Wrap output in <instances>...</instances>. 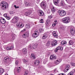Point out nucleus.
<instances>
[{
    "label": "nucleus",
    "mask_w": 75,
    "mask_h": 75,
    "mask_svg": "<svg viewBox=\"0 0 75 75\" xmlns=\"http://www.w3.org/2000/svg\"><path fill=\"white\" fill-rule=\"evenodd\" d=\"M1 6H2V8L3 10H6L8 8V4L6 2H1Z\"/></svg>",
    "instance_id": "nucleus-1"
},
{
    "label": "nucleus",
    "mask_w": 75,
    "mask_h": 75,
    "mask_svg": "<svg viewBox=\"0 0 75 75\" xmlns=\"http://www.w3.org/2000/svg\"><path fill=\"white\" fill-rule=\"evenodd\" d=\"M70 21V19H69V18L68 17L64 18L62 19V22L65 24H67L69 23Z\"/></svg>",
    "instance_id": "nucleus-2"
},
{
    "label": "nucleus",
    "mask_w": 75,
    "mask_h": 75,
    "mask_svg": "<svg viewBox=\"0 0 75 75\" xmlns=\"http://www.w3.org/2000/svg\"><path fill=\"white\" fill-rule=\"evenodd\" d=\"M41 6H42V8L44 10H45L47 8V4L45 3V1H43L40 4Z\"/></svg>",
    "instance_id": "nucleus-3"
},
{
    "label": "nucleus",
    "mask_w": 75,
    "mask_h": 75,
    "mask_svg": "<svg viewBox=\"0 0 75 75\" xmlns=\"http://www.w3.org/2000/svg\"><path fill=\"white\" fill-rule=\"evenodd\" d=\"M39 35V33L38 32V30H36L35 31V33L33 34L32 36L34 38H36V37H37Z\"/></svg>",
    "instance_id": "nucleus-4"
},
{
    "label": "nucleus",
    "mask_w": 75,
    "mask_h": 75,
    "mask_svg": "<svg viewBox=\"0 0 75 75\" xmlns=\"http://www.w3.org/2000/svg\"><path fill=\"white\" fill-rule=\"evenodd\" d=\"M18 17H15L12 20V22L13 23L16 24L18 21Z\"/></svg>",
    "instance_id": "nucleus-5"
},
{
    "label": "nucleus",
    "mask_w": 75,
    "mask_h": 75,
    "mask_svg": "<svg viewBox=\"0 0 75 75\" xmlns=\"http://www.w3.org/2000/svg\"><path fill=\"white\" fill-rule=\"evenodd\" d=\"M22 37L24 38H27L29 37V32H27L22 35Z\"/></svg>",
    "instance_id": "nucleus-6"
},
{
    "label": "nucleus",
    "mask_w": 75,
    "mask_h": 75,
    "mask_svg": "<svg viewBox=\"0 0 75 75\" xmlns=\"http://www.w3.org/2000/svg\"><path fill=\"white\" fill-rule=\"evenodd\" d=\"M59 14L60 16H64L66 14V12L64 10L60 11L59 12Z\"/></svg>",
    "instance_id": "nucleus-7"
},
{
    "label": "nucleus",
    "mask_w": 75,
    "mask_h": 75,
    "mask_svg": "<svg viewBox=\"0 0 75 75\" xmlns=\"http://www.w3.org/2000/svg\"><path fill=\"white\" fill-rule=\"evenodd\" d=\"M16 25L18 28H23L24 27V25L21 23H17Z\"/></svg>",
    "instance_id": "nucleus-8"
},
{
    "label": "nucleus",
    "mask_w": 75,
    "mask_h": 75,
    "mask_svg": "<svg viewBox=\"0 0 75 75\" xmlns=\"http://www.w3.org/2000/svg\"><path fill=\"white\" fill-rule=\"evenodd\" d=\"M11 59L8 56H6L4 58V61L5 62H10Z\"/></svg>",
    "instance_id": "nucleus-9"
},
{
    "label": "nucleus",
    "mask_w": 75,
    "mask_h": 75,
    "mask_svg": "<svg viewBox=\"0 0 75 75\" xmlns=\"http://www.w3.org/2000/svg\"><path fill=\"white\" fill-rule=\"evenodd\" d=\"M50 59L51 60H53V59H57V56L56 55H51L50 56Z\"/></svg>",
    "instance_id": "nucleus-10"
},
{
    "label": "nucleus",
    "mask_w": 75,
    "mask_h": 75,
    "mask_svg": "<svg viewBox=\"0 0 75 75\" xmlns=\"http://www.w3.org/2000/svg\"><path fill=\"white\" fill-rule=\"evenodd\" d=\"M0 21L2 24H5L6 23L5 19L2 18H0Z\"/></svg>",
    "instance_id": "nucleus-11"
},
{
    "label": "nucleus",
    "mask_w": 75,
    "mask_h": 75,
    "mask_svg": "<svg viewBox=\"0 0 75 75\" xmlns=\"http://www.w3.org/2000/svg\"><path fill=\"white\" fill-rule=\"evenodd\" d=\"M48 33H45L43 35V37H42V38L43 39H45L46 38H47L48 37Z\"/></svg>",
    "instance_id": "nucleus-12"
},
{
    "label": "nucleus",
    "mask_w": 75,
    "mask_h": 75,
    "mask_svg": "<svg viewBox=\"0 0 75 75\" xmlns=\"http://www.w3.org/2000/svg\"><path fill=\"white\" fill-rule=\"evenodd\" d=\"M53 3L55 5H58V3L59 2V0H53Z\"/></svg>",
    "instance_id": "nucleus-13"
},
{
    "label": "nucleus",
    "mask_w": 75,
    "mask_h": 75,
    "mask_svg": "<svg viewBox=\"0 0 75 75\" xmlns=\"http://www.w3.org/2000/svg\"><path fill=\"white\" fill-rule=\"evenodd\" d=\"M39 13L40 14V16H43L44 14V12L41 10H39L38 11Z\"/></svg>",
    "instance_id": "nucleus-14"
},
{
    "label": "nucleus",
    "mask_w": 75,
    "mask_h": 75,
    "mask_svg": "<svg viewBox=\"0 0 75 75\" xmlns=\"http://www.w3.org/2000/svg\"><path fill=\"white\" fill-rule=\"evenodd\" d=\"M70 32L71 35H74V34H75V29H74V28H71L70 30Z\"/></svg>",
    "instance_id": "nucleus-15"
},
{
    "label": "nucleus",
    "mask_w": 75,
    "mask_h": 75,
    "mask_svg": "<svg viewBox=\"0 0 75 75\" xmlns=\"http://www.w3.org/2000/svg\"><path fill=\"white\" fill-rule=\"evenodd\" d=\"M57 44V41L56 40L52 41L51 42V45L52 46H54L55 45H56Z\"/></svg>",
    "instance_id": "nucleus-16"
},
{
    "label": "nucleus",
    "mask_w": 75,
    "mask_h": 75,
    "mask_svg": "<svg viewBox=\"0 0 75 75\" xmlns=\"http://www.w3.org/2000/svg\"><path fill=\"white\" fill-rule=\"evenodd\" d=\"M59 50L62 51L63 50L62 47H57L56 49L55 50V52H57L58 50Z\"/></svg>",
    "instance_id": "nucleus-17"
},
{
    "label": "nucleus",
    "mask_w": 75,
    "mask_h": 75,
    "mask_svg": "<svg viewBox=\"0 0 75 75\" xmlns=\"http://www.w3.org/2000/svg\"><path fill=\"white\" fill-rule=\"evenodd\" d=\"M34 64L36 66H37V65H39L40 63V62L38 60H35L34 61Z\"/></svg>",
    "instance_id": "nucleus-18"
},
{
    "label": "nucleus",
    "mask_w": 75,
    "mask_h": 75,
    "mask_svg": "<svg viewBox=\"0 0 75 75\" xmlns=\"http://www.w3.org/2000/svg\"><path fill=\"white\" fill-rule=\"evenodd\" d=\"M32 11L31 10H29L28 12H26L25 13V16H28V15H30L31 14Z\"/></svg>",
    "instance_id": "nucleus-19"
},
{
    "label": "nucleus",
    "mask_w": 75,
    "mask_h": 75,
    "mask_svg": "<svg viewBox=\"0 0 75 75\" xmlns=\"http://www.w3.org/2000/svg\"><path fill=\"white\" fill-rule=\"evenodd\" d=\"M14 48V47L13 46H11L10 47H6V49L7 50H13V48Z\"/></svg>",
    "instance_id": "nucleus-20"
},
{
    "label": "nucleus",
    "mask_w": 75,
    "mask_h": 75,
    "mask_svg": "<svg viewBox=\"0 0 75 75\" xmlns=\"http://www.w3.org/2000/svg\"><path fill=\"white\" fill-rule=\"evenodd\" d=\"M53 35L54 37H58V34L57 32L55 31L53 32Z\"/></svg>",
    "instance_id": "nucleus-21"
},
{
    "label": "nucleus",
    "mask_w": 75,
    "mask_h": 75,
    "mask_svg": "<svg viewBox=\"0 0 75 75\" xmlns=\"http://www.w3.org/2000/svg\"><path fill=\"white\" fill-rule=\"evenodd\" d=\"M35 4V1H32L31 3H30V6L31 7H34V4Z\"/></svg>",
    "instance_id": "nucleus-22"
},
{
    "label": "nucleus",
    "mask_w": 75,
    "mask_h": 75,
    "mask_svg": "<svg viewBox=\"0 0 75 75\" xmlns=\"http://www.w3.org/2000/svg\"><path fill=\"white\" fill-rule=\"evenodd\" d=\"M57 20H55L53 22V23L52 24L53 27H54L55 25H56V24L57 23Z\"/></svg>",
    "instance_id": "nucleus-23"
},
{
    "label": "nucleus",
    "mask_w": 75,
    "mask_h": 75,
    "mask_svg": "<svg viewBox=\"0 0 75 75\" xmlns=\"http://www.w3.org/2000/svg\"><path fill=\"white\" fill-rule=\"evenodd\" d=\"M26 7L28 6H30V3L25 2L24 3Z\"/></svg>",
    "instance_id": "nucleus-24"
},
{
    "label": "nucleus",
    "mask_w": 75,
    "mask_h": 75,
    "mask_svg": "<svg viewBox=\"0 0 75 75\" xmlns=\"http://www.w3.org/2000/svg\"><path fill=\"white\" fill-rule=\"evenodd\" d=\"M69 44L70 45H73L74 44V41L72 40H70L69 41Z\"/></svg>",
    "instance_id": "nucleus-25"
},
{
    "label": "nucleus",
    "mask_w": 75,
    "mask_h": 75,
    "mask_svg": "<svg viewBox=\"0 0 75 75\" xmlns=\"http://www.w3.org/2000/svg\"><path fill=\"white\" fill-rule=\"evenodd\" d=\"M30 57L31 59H35V56L33 54H31Z\"/></svg>",
    "instance_id": "nucleus-26"
},
{
    "label": "nucleus",
    "mask_w": 75,
    "mask_h": 75,
    "mask_svg": "<svg viewBox=\"0 0 75 75\" xmlns=\"http://www.w3.org/2000/svg\"><path fill=\"white\" fill-rule=\"evenodd\" d=\"M65 44H67V42L62 41L61 42L62 45H65Z\"/></svg>",
    "instance_id": "nucleus-27"
},
{
    "label": "nucleus",
    "mask_w": 75,
    "mask_h": 75,
    "mask_svg": "<svg viewBox=\"0 0 75 75\" xmlns=\"http://www.w3.org/2000/svg\"><path fill=\"white\" fill-rule=\"evenodd\" d=\"M51 10L52 13H54V12H55V11H56V9H55L54 7H52L51 8Z\"/></svg>",
    "instance_id": "nucleus-28"
},
{
    "label": "nucleus",
    "mask_w": 75,
    "mask_h": 75,
    "mask_svg": "<svg viewBox=\"0 0 75 75\" xmlns=\"http://www.w3.org/2000/svg\"><path fill=\"white\" fill-rule=\"evenodd\" d=\"M21 68L20 67L17 68V72H20V71H21Z\"/></svg>",
    "instance_id": "nucleus-29"
},
{
    "label": "nucleus",
    "mask_w": 75,
    "mask_h": 75,
    "mask_svg": "<svg viewBox=\"0 0 75 75\" xmlns=\"http://www.w3.org/2000/svg\"><path fill=\"white\" fill-rule=\"evenodd\" d=\"M27 49H24L22 50V52L23 54H26L27 53Z\"/></svg>",
    "instance_id": "nucleus-30"
},
{
    "label": "nucleus",
    "mask_w": 75,
    "mask_h": 75,
    "mask_svg": "<svg viewBox=\"0 0 75 75\" xmlns=\"http://www.w3.org/2000/svg\"><path fill=\"white\" fill-rule=\"evenodd\" d=\"M51 44V43L50 41H48L46 44V45L47 47H49L50 45Z\"/></svg>",
    "instance_id": "nucleus-31"
},
{
    "label": "nucleus",
    "mask_w": 75,
    "mask_h": 75,
    "mask_svg": "<svg viewBox=\"0 0 75 75\" xmlns=\"http://www.w3.org/2000/svg\"><path fill=\"white\" fill-rule=\"evenodd\" d=\"M66 70H69V65H67L66 66Z\"/></svg>",
    "instance_id": "nucleus-32"
},
{
    "label": "nucleus",
    "mask_w": 75,
    "mask_h": 75,
    "mask_svg": "<svg viewBox=\"0 0 75 75\" xmlns=\"http://www.w3.org/2000/svg\"><path fill=\"white\" fill-rule=\"evenodd\" d=\"M65 4L64 3V1H62L60 3V5L61 6H64V5Z\"/></svg>",
    "instance_id": "nucleus-33"
},
{
    "label": "nucleus",
    "mask_w": 75,
    "mask_h": 75,
    "mask_svg": "<svg viewBox=\"0 0 75 75\" xmlns=\"http://www.w3.org/2000/svg\"><path fill=\"white\" fill-rule=\"evenodd\" d=\"M25 26L26 27V28L28 29V28H30V25L29 24H28V25L26 24Z\"/></svg>",
    "instance_id": "nucleus-34"
},
{
    "label": "nucleus",
    "mask_w": 75,
    "mask_h": 75,
    "mask_svg": "<svg viewBox=\"0 0 75 75\" xmlns=\"http://www.w3.org/2000/svg\"><path fill=\"white\" fill-rule=\"evenodd\" d=\"M46 27H50V23H46Z\"/></svg>",
    "instance_id": "nucleus-35"
},
{
    "label": "nucleus",
    "mask_w": 75,
    "mask_h": 75,
    "mask_svg": "<svg viewBox=\"0 0 75 75\" xmlns=\"http://www.w3.org/2000/svg\"><path fill=\"white\" fill-rule=\"evenodd\" d=\"M0 72L1 73V74H2L3 72H4V70L3 69L1 68L0 69Z\"/></svg>",
    "instance_id": "nucleus-36"
},
{
    "label": "nucleus",
    "mask_w": 75,
    "mask_h": 75,
    "mask_svg": "<svg viewBox=\"0 0 75 75\" xmlns=\"http://www.w3.org/2000/svg\"><path fill=\"white\" fill-rule=\"evenodd\" d=\"M48 66L49 67H52L54 66V65H53V64H52V63H50L48 64Z\"/></svg>",
    "instance_id": "nucleus-37"
},
{
    "label": "nucleus",
    "mask_w": 75,
    "mask_h": 75,
    "mask_svg": "<svg viewBox=\"0 0 75 75\" xmlns=\"http://www.w3.org/2000/svg\"><path fill=\"white\" fill-rule=\"evenodd\" d=\"M28 71L27 70H25L24 75H28Z\"/></svg>",
    "instance_id": "nucleus-38"
},
{
    "label": "nucleus",
    "mask_w": 75,
    "mask_h": 75,
    "mask_svg": "<svg viewBox=\"0 0 75 75\" xmlns=\"http://www.w3.org/2000/svg\"><path fill=\"white\" fill-rule=\"evenodd\" d=\"M73 74H74V72H70L68 74V75H73Z\"/></svg>",
    "instance_id": "nucleus-39"
},
{
    "label": "nucleus",
    "mask_w": 75,
    "mask_h": 75,
    "mask_svg": "<svg viewBox=\"0 0 75 75\" xmlns=\"http://www.w3.org/2000/svg\"><path fill=\"white\" fill-rule=\"evenodd\" d=\"M23 61L24 62H28V60L24 59L23 60Z\"/></svg>",
    "instance_id": "nucleus-40"
},
{
    "label": "nucleus",
    "mask_w": 75,
    "mask_h": 75,
    "mask_svg": "<svg viewBox=\"0 0 75 75\" xmlns=\"http://www.w3.org/2000/svg\"><path fill=\"white\" fill-rule=\"evenodd\" d=\"M52 17L51 16H48V20H50L51 18H52Z\"/></svg>",
    "instance_id": "nucleus-41"
},
{
    "label": "nucleus",
    "mask_w": 75,
    "mask_h": 75,
    "mask_svg": "<svg viewBox=\"0 0 75 75\" xmlns=\"http://www.w3.org/2000/svg\"><path fill=\"white\" fill-rule=\"evenodd\" d=\"M40 23H44L43 19H41V20L40 21Z\"/></svg>",
    "instance_id": "nucleus-42"
},
{
    "label": "nucleus",
    "mask_w": 75,
    "mask_h": 75,
    "mask_svg": "<svg viewBox=\"0 0 75 75\" xmlns=\"http://www.w3.org/2000/svg\"><path fill=\"white\" fill-rule=\"evenodd\" d=\"M71 64L72 66H74V67H75V63H71Z\"/></svg>",
    "instance_id": "nucleus-43"
},
{
    "label": "nucleus",
    "mask_w": 75,
    "mask_h": 75,
    "mask_svg": "<svg viewBox=\"0 0 75 75\" xmlns=\"http://www.w3.org/2000/svg\"><path fill=\"white\" fill-rule=\"evenodd\" d=\"M14 7L16 9H17V8H19V6H16V5H14Z\"/></svg>",
    "instance_id": "nucleus-44"
},
{
    "label": "nucleus",
    "mask_w": 75,
    "mask_h": 75,
    "mask_svg": "<svg viewBox=\"0 0 75 75\" xmlns=\"http://www.w3.org/2000/svg\"><path fill=\"white\" fill-rule=\"evenodd\" d=\"M14 12L13 11H11L10 12V14H14Z\"/></svg>",
    "instance_id": "nucleus-45"
},
{
    "label": "nucleus",
    "mask_w": 75,
    "mask_h": 75,
    "mask_svg": "<svg viewBox=\"0 0 75 75\" xmlns=\"http://www.w3.org/2000/svg\"><path fill=\"white\" fill-rule=\"evenodd\" d=\"M7 16V14L6 13H5L4 14V16L5 17H6Z\"/></svg>",
    "instance_id": "nucleus-46"
},
{
    "label": "nucleus",
    "mask_w": 75,
    "mask_h": 75,
    "mask_svg": "<svg viewBox=\"0 0 75 75\" xmlns=\"http://www.w3.org/2000/svg\"><path fill=\"white\" fill-rule=\"evenodd\" d=\"M6 18L7 20H10V18L9 16H6Z\"/></svg>",
    "instance_id": "nucleus-47"
},
{
    "label": "nucleus",
    "mask_w": 75,
    "mask_h": 75,
    "mask_svg": "<svg viewBox=\"0 0 75 75\" xmlns=\"http://www.w3.org/2000/svg\"><path fill=\"white\" fill-rule=\"evenodd\" d=\"M50 22H51V21H50V19H48L47 22L48 23H50Z\"/></svg>",
    "instance_id": "nucleus-48"
},
{
    "label": "nucleus",
    "mask_w": 75,
    "mask_h": 75,
    "mask_svg": "<svg viewBox=\"0 0 75 75\" xmlns=\"http://www.w3.org/2000/svg\"><path fill=\"white\" fill-rule=\"evenodd\" d=\"M18 61H16V62H15V64H16V65H17L18 64Z\"/></svg>",
    "instance_id": "nucleus-49"
},
{
    "label": "nucleus",
    "mask_w": 75,
    "mask_h": 75,
    "mask_svg": "<svg viewBox=\"0 0 75 75\" xmlns=\"http://www.w3.org/2000/svg\"><path fill=\"white\" fill-rule=\"evenodd\" d=\"M68 70H66V69H65L64 70V72H67Z\"/></svg>",
    "instance_id": "nucleus-50"
},
{
    "label": "nucleus",
    "mask_w": 75,
    "mask_h": 75,
    "mask_svg": "<svg viewBox=\"0 0 75 75\" xmlns=\"http://www.w3.org/2000/svg\"><path fill=\"white\" fill-rule=\"evenodd\" d=\"M55 64H56V65H57L59 63L58 62H57V61H56L55 62Z\"/></svg>",
    "instance_id": "nucleus-51"
},
{
    "label": "nucleus",
    "mask_w": 75,
    "mask_h": 75,
    "mask_svg": "<svg viewBox=\"0 0 75 75\" xmlns=\"http://www.w3.org/2000/svg\"><path fill=\"white\" fill-rule=\"evenodd\" d=\"M56 61H57V62L59 63H59L60 62V61H59L58 60H57Z\"/></svg>",
    "instance_id": "nucleus-52"
},
{
    "label": "nucleus",
    "mask_w": 75,
    "mask_h": 75,
    "mask_svg": "<svg viewBox=\"0 0 75 75\" xmlns=\"http://www.w3.org/2000/svg\"><path fill=\"white\" fill-rule=\"evenodd\" d=\"M12 40H14L15 39V37L14 36H13L12 37Z\"/></svg>",
    "instance_id": "nucleus-53"
},
{
    "label": "nucleus",
    "mask_w": 75,
    "mask_h": 75,
    "mask_svg": "<svg viewBox=\"0 0 75 75\" xmlns=\"http://www.w3.org/2000/svg\"><path fill=\"white\" fill-rule=\"evenodd\" d=\"M58 60H59V61H60V62H61V61H62L61 59H59Z\"/></svg>",
    "instance_id": "nucleus-54"
},
{
    "label": "nucleus",
    "mask_w": 75,
    "mask_h": 75,
    "mask_svg": "<svg viewBox=\"0 0 75 75\" xmlns=\"http://www.w3.org/2000/svg\"><path fill=\"white\" fill-rule=\"evenodd\" d=\"M73 72H75V69H74L73 70Z\"/></svg>",
    "instance_id": "nucleus-55"
},
{
    "label": "nucleus",
    "mask_w": 75,
    "mask_h": 75,
    "mask_svg": "<svg viewBox=\"0 0 75 75\" xmlns=\"http://www.w3.org/2000/svg\"><path fill=\"white\" fill-rule=\"evenodd\" d=\"M60 30H62V27H60Z\"/></svg>",
    "instance_id": "nucleus-56"
},
{
    "label": "nucleus",
    "mask_w": 75,
    "mask_h": 75,
    "mask_svg": "<svg viewBox=\"0 0 75 75\" xmlns=\"http://www.w3.org/2000/svg\"><path fill=\"white\" fill-rule=\"evenodd\" d=\"M57 71V69H56L54 70V72H55V71Z\"/></svg>",
    "instance_id": "nucleus-57"
},
{
    "label": "nucleus",
    "mask_w": 75,
    "mask_h": 75,
    "mask_svg": "<svg viewBox=\"0 0 75 75\" xmlns=\"http://www.w3.org/2000/svg\"><path fill=\"white\" fill-rule=\"evenodd\" d=\"M44 64H45V60H44L43 61Z\"/></svg>",
    "instance_id": "nucleus-58"
},
{
    "label": "nucleus",
    "mask_w": 75,
    "mask_h": 75,
    "mask_svg": "<svg viewBox=\"0 0 75 75\" xmlns=\"http://www.w3.org/2000/svg\"><path fill=\"white\" fill-rule=\"evenodd\" d=\"M21 32L22 33H23V30H22V31H21Z\"/></svg>",
    "instance_id": "nucleus-59"
},
{
    "label": "nucleus",
    "mask_w": 75,
    "mask_h": 75,
    "mask_svg": "<svg viewBox=\"0 0 75 75\" xmlns=\"http://www.w3.org/2000/svg\"><path fill=\"white\" fill-rule=\"evenodd\" d=\"M23 30H24V31H25V29H23Z\"/></svg>",
    "instance_id": "nucleus-60"
},
{
    "label": "nucleus",
    "mask_w": 75,
    "mask_h": 75,
    "mask_svg": "<svg viewBox=\"0 0 75 75\" xmlns=\"http://www.w3.org/2000/svg\"><path fill=\"white\" fill-rule=\"evenodd\" d=\"M40 32H41V30H40Z\"/></svg>",
    "instance_id": "nucleus-61"
},
{
    "label": "nucleus",
    "mask_w": 75,
    "mask_h": 75,
    "mask_svg": "<svg viewBox=\"0 0 75 75\" xmlns=\"http://www.w3.org/2000/svg\"><path fill=\"white\" fill-rule=\"evenodd\" d=\"M47 0V1H50V0Z\"/></svg>",
    "instance_id": "nucleus-62"
},
{
    "label": "nucleus",
    "mask_w": 75,
    "mask_h": 75,
    "mask_svg": "<svg viewBox=\"0 0 75 75\" xmlns=\"http://www.w3.org/2000/svg\"><path fill=\"white\" fill-rule=\"evenodd\" d=\"M47 62V61H46L45 62Z\"/></svg>",
    "instance_id": "nucleus-63"
},
{
    "label": "nucleus",
    "mask_w": 75,
    "mask_h": 75,
    "mask_svg": "<svg viewBox=\"0 0 75 75\" xmlns=\"http://www.w3.org/2000/svg\"><path fill=\"white\" fill-rule=\"evenodd\" d=\"M5 75H7V74H5Z\"/></svg>",
    "instance_id": "nucleus-64"
}]
</instances>
